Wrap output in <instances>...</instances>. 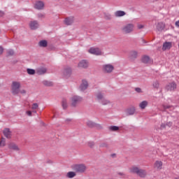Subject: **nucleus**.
Masks as SVG:
<instances>
[{
  "label": "nucleus",
  "mask_w": 179,
  "mask_h": 179,
  "mask_svg": "<svg viewBox=\"0 0 179 179\" xmlns=\"http://www.w3.org/2000/svg\"><path fill=\"white\" fill-rule=\"evenodd\" d=\"M72 170L76 173H79L80 174H83L87 170V167L85 164H77L71 166Z\"/></svg>",
  "instance_id": "obj_1"
},
{
  "label": "nucleus",
  "mask_w": 179,
  "mask_h": 179,
  "mask_svg": "<svg viewBox=\"0 0 179 179\" xmlns=\"http://www.w3.org/2000/svg\"><path fill=\"white\" fill-rule=\"evenodd\" d=\"M20 83L19 82L14 81L11 85V92L13 94H19L20 93Z\"/></svg>",
  "instance_id": "obj_2"
},
{
  "label": "nucleus",
  "mask_w": 179,
  "mask_h": 179,
  "mask_svg": "<svg viewBox=\"0 0 179 179\" xmlns=\"http://www.w3.org/2000/svg\"><path fill=\"white\" fill-rule=\"evenodd\" d=\"M134 29H135V25H134V24H127L122 27V31L125 34H129L134 31Z\"/></svg>",
  "instance_id": "obj_3"
},
{
  "label": "nucleus",
  "mask_w": 179,
  "mask_h": 179,
  "mask_svg": "<svg viewBox=\"0 0 179 179\" xmlns=\"http://www.w3.org/2000/svg\"><path fill=\"white\" fill-rule=\"evenodd\" d=\"M83 99L80 96H73L71 99L72 107H76L79 103H81Z\"/></svg>",
  "instance_id": "obj_4"
},
{
  "label": "nucleus",
  "mask_w": 179,
  "mask_h": 179,
  "mask_svg": "<svg viewBox=\"0 0 179 179\" xmlns=\"http://www.w3.org/2000/svg\"><path fill=\"white\" fill-rule=\"evenodd\" d=\"M102 69L106 73H111V72L114 71V66L111 64H104L102 66Z\"/></svg>",
  "instance_id": "obj_5"
},
{
  "label": "nucleus",
  "mask_w": 179,
  "mask_h": 179,
  "mask_svg": "<svg viewBox=\"0 0 179 179\" xmlns=\"http://www.w3.org/2000/svg\"><path fill=\"white\" fill-rule=\"evenodd\" d=\"M166 89L168 92H175L176 89H177V83L174 81L169 83V85H166Z\"/></svg>",
  "instance_id": "obj_6"
},
{
  "label": "nucleus",
  "mask_w": 179,
  "mask_h": 179,
  "mask_svg": "<svg viewBox=\"0 0 179 179\" xmlns=\"http://www.w3.org/2000/svg\"><path fill=\"white\" fill-rule=\"evenodd\" d=\"M88 52L90 54H93L94 55H101V50L99 48H91Z\"/></svg>",
  "instance_id": "obj_7"
},
{
  "label": "nucleus",
  "mask_w": 179,
  "mask_h": 179,
  "mask_svg": "<svg viewBox=\"0 0 179 179\" xmlns=\"http://www.w3.org/2000/svg\"><path fill=\"white\" fill-rule=\"evenodd\" d=\"M78 68L86 69L89 66V62L86 60H81L78 65Z\"/></svg>",
  "instance_id": "obj_8"
},
{
  "label": "nucleus",
  "mask_w": 179,
  "mask_h": 179,
  "mask_svg": "<svg viewBox=\"0 0 179 179\" xmlns=\"http://www.w3.org/2000/svg\"><path fill=\"white\" fill-rule=\"evenodd\" d=\"M35 9H38V10H41L44 9V2L39 1H36L34 4Z\"/></svg>",
  "instance_id": "obj_9"
},
{
  "label": "nucleus",
  "mask_w": 179,
  "mask_h": 179,
  "mask_svg": "<svg viewBox=\"0 0 179 179\" xmlns=\"http://www.w3.org/2000/svg\"><path fill=\"white\" fill-rule=\"evenodd\" d=\"M136 111V108H135V106H131L126 109L125 113L127 115H134Z\"/></svg>",
  "instance_id": "obj_10"
},
{
  "label": "nucleus",
  "mask_w": 179,
  "mask_h": 179,
  "mask_svg": "<svg viewBox=\"0 0 179 179\" xmlns=\"http://www.w3.org/2000/svg\"><path fill=\"white\" fill-rule=\"evenodd\" d=\"M74 22H75V17H69L64 20V23L67 26H71V24H73Z\"/></svg>",
  "instance_id": "obj_11"
},
{
  "label": "nucleus",
  "mask_w": 179,
  "mask_h": 179,
  "mask_svg": "<svg viewBox=\"0 0 179 179\" xmlns=\"http://www.w3.org/2000/svg\"><path fill=\"white\" fill-rule=\"evenodd\" d=\"M157 30L158 31H167V29H166V24L164 22H159L157 24Z\"/></svg>",
  "instance_id": "obj_12"
},
{
  "label": "nucleus",
  "mask_w": 179,
  "mask_h": 179,
  "mask_svg": "<svg viewBox=\"0 0 179 179\" xmlns=\"http://www.w3.org/2000/svg\"><path fill=\"white\" fill-rule=\"evenodd\" d=\"M173 47V43L171 42H165L163 44L162 50L166 51V50H170Z\"/></svg>",
  "instance_id": "obj_13"
},
{
  "label": "nucleus",
  "mask_w": 179,
  "mask_h": 179,
  "mask_svg": "<svg viewBox=\"0 0 179 179\" xmlns=\"http://www.w3.org/2000/svg\"><path fill=\"white\" fill-rule=\"evenodd\" d=\"M3 134L4 136H6V138H7L8 139H10V138H11L12 136V132L8 128L5 129L3 131Z\"/></svg>",
  "instance_id": "obj_14"
},
{
  "label": "nucleus",
  "mask_w": 179,
  "mask_h": 179,
  "mask_svg": "<svg viewBox=\"0 0 179 179\" xmlns=\"http://www.w3.org/2000/svg\"><path fill=\"white\" fill-rule=\"evenodd\" d=\"M29 27L31 30H36V29L38 28V22L37 21H31L29 23Z\"/></svg>",
  "instance_id": "obj_15"
},
{
  "label": "nucleus",
  "mask_w": 179,
  "mask_h": 179,
  "mask_svg": "<svg viewBox=\"0 0 179 179\" xmlns=\"http://www.w3.org/2000/svg\"><path fill=\"white\" fill-rule=\"evenodd\" d=\"M88 86H89V84L87 83V81L85 80H83L82 83L80 86V89L82 91L86 90V89H87Z\"/></svg>",
  "instance_id": "obj_16"
},
{
  "label": "nucleus",
  "mask_w": 179,
  "mask_h": 179,
  "mask_svg": "<svg viewBox=\"0 0 179 179\" xmlns=\"http://www.w3.org/2000/svg\"><path fill=\"white\" fill-rule=\"evenodd\" d=\"M149 102H148V101H141L139 104H138V107L141 109V110H145V108H147V106H148Z\"/></svg>",
  "instance_id": "obj_17"
},
{
  "label": "nucleus",
  "mask_w": 179,
  "mask_h": 179,
  "mask_svg": "<svg viewBox=\"0 0 179 179\" xmlns=\"http://www.w3.org/2000/svg\"><path fill=\"white\" fill-rule=\"evenodd\" d=\"M9 149H11L12 150H15L16 152H19L20 150V148H19V146H17L16 144L11 143L8 145Z\"/></svg>",
  "instance_id": "obj_18"
},
{
  "label": "nucleus",
  "mask_w": 179,
  "mask_h": 179,
  "mask_svg": "<svg viewBox=\"0 0 179 179\" xmlns=\"http://www.w3.org/2000/svg\"><path fill=\"white\" fill-rule=\"evenodd\" d=\"M139 170H141V169L136 166H133L129 169L130 173H132L133 174H138Z\"/></svg>",
  "instance_id": "obj_19"
},
{
  "label": "nucleus",
  "mask_w": 179,
  "mask_h": 179,
  "mask_svg": "<svg viewBox=\"0 0 179 179\" xmlns=\"http://www.w3.org/2000/svg\"><path fill=\"white\" fill-rule=\"evenodd\" d=\"M146 171L141 169L137 173V176H138V177H141V178H145V177H146Z\"/></svg>",
  "instance_id": "obj_20"
},
{
  "label": "nucleus",
  "mask_w": 179,
  "mask_h": 179,
  "mask_svg": "<svg viewBox=\"0 0 179 179\" xmlns=\"http://www.w3.org/2000/svg\"><path fill=\"white\" fill-rule=\"evenodd\" d=\"M71 72L72 70L71 69V68L68 67L64 69L63 75H64L65 76H70Z\"/></svg>",
  "instance_id": "obj_21"
},
{
  "label": "nucleus",
  "mask_w": 179,
  "mask_h": 179,
  "mask_svg": "<svg viewBox=\"0 0 179 179\" xmlns=\"http://www.w3.org/2000/svg\"><path fill=\"white\" fill-rule=\"evenodd\" d=\"M126 13L122 10H117L115 13V16L116 17H122V16H125Z\"/></svg>",
  "instance_id": "obj_22"
},
{
  "label": "nucleus",
  "mask_w": 179,
  "mask_h": 179,
  "mask_svg": "<svg viewBox=\"0 0 179 179\" xmlns=\"http://www.w3.org/2000/svg\"><path fill=\"white\" fill-rule=\"evenodd\" d=\"M141 61L143 64H149V62H150V57H149V56H143Z\"/></svg>",
  "instance_id": "obj_23"
},
{
  "label": "nucleus",
  "mask_w": 179,
  "mask_h": 179,
  "mask_svg": "<svg viewBox=\"0 0 179 179\" xmlns=\"http://www.w3.org/2000/svg\"><path fill=\"white\" fill-rule=\"evenodd\" d=\"M66 177L68 178H73V177H76V172L69 171L67 173Z\"/></svg>",
  "instance_id": "obj_24"
},
{
  "label": "nucleus",
  "mask_w": 179,
  "mask_h": 179,
  "mask_svg": "<svg viewBox=\"0 0 179 179\" xmlns=\"http://www.w3.org/2000/svg\"><path fill=\"white\" fill-rule=\"evenodd\" d=\"M138 57V52L136 51H132L130 53V58L131 59H135Z\"/></svg>",
  "instance_id": "obj_25"
},
{
  "label": "nucleus",
  "mask_w": 179,
  "mask_h": 179,
  "mask_svg": "<svg viewBox=\"0 0 179 179\" xmlns=\"http://www.w3.org/2000/svg\"><path fill=\"white\" fill-rule=\"evenodd\" d=\"M38 44H39V47L45 48L48 45V43L47 42V41L43 40V41H39Z\"/></svg>",
  "instance_id": "obj_26"
},
{
  "label": "nucleus",
  "mask_w": 179,
  "mask_h": 179,
  "mask_svg": "<svg viewBox=\"0 0 179 179\" xmlns=\"http://www.w3.org/2000/svg\"><path fill=\"white\" fill-rule=\"evenodd\" d=\"M47 69L42 68L37 70L38 75H44V73H46Z\"/></svg>",
  "instance_id": "obj_27"
},
{
  "label": "nucleus",
  "mask_w": 179,
  "mask_h": 179,
  "mask_svg": "<svg viewBox=\"0 0 179 179\" xmlns=\"http://www.w3.org/2000/svg\"><path fill=\"white\" fill-rule=\"evenodd\" d=\"M96 97L98 100H101V101H102L103 99H104V95H103V93L101 92H98L96 94Z\"/></svg>",
  "instance_id": "obj_28"
},
{
  "label": "nucleus",
  "mask_w": 179,
  "mask_h": 179,
  "mask_svg": "<svg viewBox=\"0 0 179 179\" xmlns=\"http://www.w3.org/2000/svg\"><path fill=\"white\" fill-rule=\"evenodd\" d=\"M37 108H38V103H33L31 106V110H33L32 113H37V111H36Z\"/></svg>",
  "instance_id": "obj_29"
},
{
  "label": "nucleus",
  "mask_w": 179,
  "mask_h": 179,
  "mask_svg": "<svg viewBox=\"0 0 179 179\" xmlns=\"http://www.w3.org/2000/svg\"><path fill=\"white\" fill-rule=\"evenodd\" d=\"M62 106L64 109L68 108V102H66V99H63L62 102Z\"/></svg>",
  "instance_id": "obj_30"
},
{
  "label": "nucleus",
  "mask_w": 179,
  "mask_h": 179,
  "mask_svg": "<svg viewBox=\"0 0 179 179\" xmlns=\"http://www.w3.org/2000/svg\"><path fill=\"white\" fill-rule=\"evenodd\" d=\"M43 85H44V86H52L53 83L51 81L44 80L43 81Z\"/></svg>",
  "instance_id": "obj_31"
},
{
  "label": "nucleus",
  "mask_w": 179,
  "mask_h": 179,
  "mask_svg": "<svg viewBox=\"0 0 179 179\" xmlns=\"http://www.w3.org/2000/svg\"><path fill=\"white\" fill-rule=\"evenodd\" d=\"M111 14L108 13H104V18L106 19V20H111Z\"/></svg>",
  "instance_id": "obj_32"
},
{
  "label": "nucleus",
  "mask_w": 179,
  "mask_h": 179,
  "mask_svg": "<svg viewBox=\"0 0 179 179\" xmlns=\"http://www.w3.org/2000/svg\"><path fill=\"white\" fill-rule=\"evenodd\" d=\"M27 72L29 75H34L36 73V71L31 69H27Z\"/></svg>",
  "instance_id": "obj_33"
},
{
  "label": "nucleus",
  "mask_w": 179,
  "mask_h": 179,
  "mask_svg": "<svg viewBox=\"0 0 179 179\" xmlns=\"http://www.w3.org/2000/svg\"><path fill=\"white\" fill-rule=\"evenodd\" d=\"M101 103V104H103V106H107V104H110V101L108 99H106L104 98L102 99Z\"/></svg>",
  "instance_id": "obj_34"
},
{
  "label": "nucleus",
  "mask_w": 179,
  "mask_h": 179,
  "mask_svg": "<svg viewBox=\"0 0 179 179\" xmlns=\"http://www.w3.org/2000/svg\"><path fill=\"white\" fill-rule=\"evenodd\" d=\"M109 129L110 131H118L120 129V127L117 126H111L109 127Z\"/></svg>",
  "instance_id": "obj_35"
},
{
  "label": "nucleus",
  "mask_w": 179,
  "mask_h": 179,
  "mask_svg": "<svg viewBox=\"0 0 179 179\" xmlns=\"http://www.w3.org/2000/svg\"><path fill=\"white\" fill-rule=\"evenodd\" d=\"M87 127H90V128H93V127H94V122H93L90 120H88L87 122Z\"/></svg>",
  "instance_id": "obj_36"
},
{
  "label": "nucleus",
  "mask_w": 179,
  "mask_h": 179,
  "mask_svg": "<svg viewBox=\"0 0 179 179\" xmlns=\"http://www.w3.org/2000/svg\"><path fill=\"white\" fill-rule=\"evenodd\" d=\"M15 54V52L13 50H9L7 51V55L10 57Z\"/></svg>",
  "instance_id": "obj_37"
},
{
  "label": "nucleus",
  "mask_w": 179,
  "mask_h": 179,
  "mask_svg": "<svg viewBox=\"0 0 179 179\" xmlns=\"http://www.w3.org/2000/svg\"><path fill=\"white\" fill-rule=\"evenodd\" d=\"M157 169H162V166H163V162L162 161L157 162Z\"/></svg>",
  "instance_id": "obj_38"
},
{
  "label": "nucleus",
  "mask_w": 179,
  "mask_h": 179,
  "mask_svg": "<svg viewBox=\"0 0 179 179\" xmlns=\"http://www.w3.org/2000/svg\"><path fill=\"white\" fill-rule=\"evenodd\" d=\"M5 142H6L5 138H1V140L0 141V146H5Z\"/></svg>",
  "instance_id": "obj_39"
},
{
  "label": "nucleus",
  "mask_w": 179,
  "mask_h": 179,
  "mask_svg": "<svg viewBox=\"0 0 179 179\" xmlns=\"http://www.w3.org/2000/svg\"><path fill=\"white\" fill-rule=\"evenodd\" d=\"M135 91L137 92V93H143V91H142V89L139 88V87H136L135 88Z\"/></svg>",
  "instance_id": "obj_40"
},
{
  "label": "nucleus",
  "mask_w": 179,
  "mask_h": 179,
  "mask_svg": "<svg viewBox=\"0 0 179 179\" xmlns=\"http://www.w3.org/2000/svg\"><path fill=\"white\" fill-rule=\"evenodd\" d=\"M65 122H66V124H71V122H72V119L67 118L65 120Z\"/></svg>",
  "instance_id": "obj_41"
},
{
  "label": "nucleus",
  "mask_w": 179,
  "mask_h": 179,
  "mask_svg": "<svg viewBox=\"0 0 179 179\" xmlns=\"http://www.w3.org/2000/svg\"><path fill=\"white\" fill-rule=\"evenodd\" d=\"M100 148H107V143H102L100 144Z\"/></svg>",
  "instance_id": "obj_42"
},
{
  "label": "nucleus",
  "mask_w": 179,
  "mask_h": 179,
  "mask_svg": "<svg viewBox=\"0 0 179 179\" xmlns=\"http://www.w3.org/2000/svg\"><path fill=\"white\" fill-rule=\"evenodd\" d=\"M88 146L90 148H93L94 146V142H90L88 143Z\"/></svg>",
  "instance_id": "obj_43"
},
{
  "label": "nucleus",
  "mask_w": 179,
  "mask_h": 179,
  "mask_svg": "<svg viewBox=\"0 0 179 179\" xmlns=\"http://www.w3.org/2000/svg\"><path fill=\"white\" fill-rule=\"evenodd\" d=\"M166 125H167V127H169L170 128L171 127H173V122H167Z\"/></svg>",
  "instance_id": "obj_44"
},
{
  "label": "nucleus",
  "mask_w": 179,
  "mask_h": 179,
  "mask_svg": "<svg viewBox=\"0 0 179 179\" xmlns=\"http://www.w3.org/2000/svg\"><path fill=\"white\" fill-rule=\"evenodd\" d=\"M20 93H21V94H26V90H20Z\"/></svg>",
  "instance_id": "obj_45"
},
{
  "label": "nucleus",
  "mask_w": 179,
  "mask_h": 179,
  "mask_svg": "<svg viewBox=\"0 0 179 179\" xmlns=\"http://www.w3.org/2000/svg\"><path fill=\"white\" fill-rule=\"evenodd\" d=\"M137 27H138V29H143V27H144V26L143 25H142V24H138V25H137Z\"/></svg>",
  "instance_id": "obj_46"
},
{
  "label": "nucleus",
  "mask_w": 179,
  "mask_h": 179,
  "mask_svg": "<svg viewBox=\"0 0 179 179\" xmlns=\"http://www.w3.org/2000/svg\"><path fill=\"white\" fill-rule=\"evenodd\" d=\"M152 86H153V87H155L156 89L157 87V82L153 83Z\"/></svg>",
  "instance_id": "obj_47"
},
{
  "label": "nucleus",
  "mask_w": 179,
  "mask_h": 179,
  "mask_svg": "<svg viewBox=\"0 0 179 179\" xmlns=\"http://www.w3.org/2000/svg\"><path fill=\"white\" fill-rule=\"evenodd\" d=\"M164 108L165 110H169V108H171V106H164Z\"/></svg>",
  "instance_id": "obj_48"
},
{
  "label": "nucleus",
  "mask_w": 179,
  "mask_h": 179,
  "mask_svg": "<svg viewBox=\"0 0 179 179\" xmlns=\"http://www.w3.org/2000/svg\"><path fill=\"white\" fill-rule=\"evenodd\" d=\"M26 114H27L29 115V117H31V111L28 110L26 112Z\"/></svg>",
  "instance_id": "obj_49"
},
{
  "label": "nucleus",
  "mask_w": 179,
  "mask_h": 179,
  "mask_svg": "<svg viewBox=\"0 0 179 179\" xmlns=\"http://www.w3.org/2000/svg\"><path fill=\"white\" fill-rule=\"evenodd\" d=\"M164 128H166V124L162 123V124H161V129H164Z\"/></svg>",
  "instance_id": "obj_50"
},
{
  "label": "nucleus",
  "mask_w": 179,
  "mask_h": 179,
  "mask_svg": "<svg viewBox=\"0 0 179 179\" xmlns=\"http://www.w3.org/2000/svg\"><path fill=\"white\" fill-rule=\"evenodd\" d=\"M38 17H41V18L44 17V14H43V13L38 14Z\"/></svg>",
  "instance_id": "obj_51"
},
{
  "label": "nucleus",
  "mask_w": 179,
  "mask_h": 179,
  "mask_svg": "<svg viewBox=\"0 0 179 179\" xmlns=\"http://www.w3.org/2000/svg\"><path fill=\"white\" fill-rule=\"evenodd\" d=\"M3 52V48L0 46V55Z\"/></svg>",
  "instance_id": "obj_52"
},
{
  "label": "nucleus",
  "mask_w": 179,
  "mask_h": 179,
  "mask_svg": "<svg viewBox=\"0 0 179 179\" xmlns=\"http://www.w3.org/2000/svg\"><path fill=\"white\" fill-rule=\"evenodd\" d=\"M175 25L176 26V27H179V20L175 22Z\"/></svg>",
  "instance_id": "obj_53"
},
{
  "label": "nucleus",
  "mask_w": 179,
  "mask_h": 179,
  "mask_svg": "<svg viewBox=\"0 0 179 179\" xmlns=\"http://www.w3.org/2000/svg\"><path fill=\"white\" fill-rule=\"evenodd\" d=\"M118 174H119V176H125V174H124V173H122V172H120Z\"/></svg>",
  "instance_id": "obj_54"
},
{
  "label": "nucleus",
  "mask_w": 179,
  "mask_h": 179,
  "mask_svg": "<svg viewBox=\"0 0 179 179\" xmlns=\"http://www.w3.org/2000/svg\"><path fill=\"white\" fill-rule=\"evenodd\" d=\"M157 162H155V167H156V166H157V164H156Z\"/></svg>",
  "instance_id": "obj_55"
},
{
  "label": "nucleus",
  "mask_w": 179,
  "mask_h": 179,
  "mask_svg": "<svg viewBox=\"0 0 179 179\" xmlns=\"http://www.w3.org/2000/svg\"><path fill=\"white\" fill-rule=\"evenodd\" d=\"M175 179H179L178 178H176Z\"/></svg>",
  "instance_id": "obj_56"
}]
</instances>
